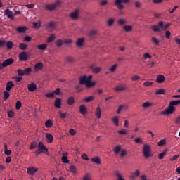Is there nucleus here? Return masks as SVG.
<instances>
[{
	"label": "nucleus",
	"mask_w": 180,
	"mask_h": 180,
	"mask_svg": "<svg viewBox=\"0 0 180 180\" xmlns=\"http://www.w3.org/2000/svg\"><path fill=\"white\" fill-rule=\"evenodd\" d=\"M142 153L144 158H150V157L153 156V153L151 152V146L148 144H143Z\"/></svg>",
	"instance_id": "obj_1"
},
{
	"label": "nucleus",
	"mask_w": 180,
	"mask_h": 180,
	"mask_svg": "<svg viewBox=\"0 0 180 180\" xmlns=\"http://www.w3.org/2000/svg\"><path fill=\"white\" fill-rule=\"evenodd\" d=\"M61 1H57L54 4H46L45 6L46 11H56L57 8H60Z\"/></svg>",
	"instance_id": "obj_2"
},
{
	"label": "nucleus",
	"mask_w": 180,
	"mask_h": 180,
	"mask_svg": "<svg viewBox=\"0 0 180 180\" xmlns=\"http://www.w3.org/2000/svg\"><path fill=\"white\" fill-rule=\"evenodd\" d=\"M122 2L123 4H129V2H130V0H115V4L116 5L117 8L120 9V11L124 9V6L122 4Z\"/></svg>",
	"instance_id": "obj_3"
},
{
	"label": "nucleus",
	"mask_w": 180,
	"mask_h": 180,
	"mask_svg": "<svg viewBox=\"0 0 180 180\" xmlns=\"http://www.w3.org/2000/svg\"><path fill=\"white\" fill-rule=\"evenodd\" d=\"M174 112H175V107L171 105L169 103L168 108L162 112L160 115H172Z\"/></svg>",
	"instance_id": "obj_4"
},
{
	"label": "nucleus",
	"mask_w": 180,
	"mask_h": 180,
	"mask_svg": "<svg viewBox=\"0 0 180 180\" xmlns=\"http://www.w3.org/2000/svg\"><path fill=\"white\" fill-rule=\"evenodd\" d=\"M19 60L20 61H27L29 59V56H27V52H21L20 53L19 56Z\"/></svg>",
	"instance_id": "obj_5"
},
{
	"label": "nucleus",
	"mask_w": 180,
	"mask_h": 180,
	"mask_svg": "<svg viewBox=\"0 0 180 180\" xmlns=\"http://www.w3.org/2000/svg\"><path fill=\"white\" fill-rule=\"evenodd\" d=\"M13 58H10L6 59L2 63V68H5V67H8V65H12L13 64Z\"/></svg>",
	"instance_id": "obj_6"
},
{
	"label": "nucleus",
	"mask_w": 180,
	"mask_h": 180,
	"mask_svg": "<svg viewBox=\"0 0 180 180\" xmlns=\"http://www.w3.org/2000/svg\"><path fill=\"white\" fill-rule=\"evenodd\" d=\"M4 15L7 16L8 19H11V20H13L15 19V17L13 16V13L9 10V8H6L4 11Z\"/></svg>",
	"instance_id": "obj_7"
},
{
	"label": "nucleus",
	"mask_w": 180,
	"mask_h": 180,
	"mask_svg": "<svg viewBox=\"0 0 180 180\" xmlns=\"http://www.w3.org/2000/svg\"><path fill=\"white\" fill-rule=\"evenodd\" d=\"M79 15V10L75 9L73 12H72L70 14V16L71 19H72L73 20H77V19H78Z\"/></svg>",
	"instance_id": "obj_8"
},
{
	"label": "nucleus",
	"mask_w": 180,
	"mask_h": 180,
	"mask_svg": "<svg viewBox=\"0 0 180 180\" xmlns=\"http://www.w3.org/2000/svg\"><path fill=\"white\" fill-rule=\"evenodd\" d=\"M37 171H39V168H34V167H28L27 169V173H28L30 175H34Z\"/></svg>",
	"instance_id": "obj_9"
},
{
	"label": "nucleus",
	"mask_w": 180,
	"mask_h": 180,
	"mask_svg": "<svg viewBox=\"0 0 180 180\" xmlns=\"http://www.w3.org/2000/svg\"><path fill=\"white\" fill-rule=\"evenodd\" d=\"M44 67L43 63L39 62L37 64H35L34 68V72H37V71H40V70H42Z\"/></svg>",
	"instance_id": "obj_10"
},
{
	"label": "nucleus",
	"mask_w": 180,
	"mask_h": 180,
	"mask_svg": "<svg viewBox=\"0 0 180 180\" xmlns=\"http://www.w3.org/2000/svg\"><path fill=\"white\" fill-rule=\"evenodd\" d=\"M84 43H85V38H78L77 41H76V46L77 47H83L84 46Z\"/></svg>",
	"instance_id": "obj_11"
},
{
	"label": "nucleus",
	"mask_w": 180,
	"mask_h": 180,
	"mask_svg": "<svg viewBox=\"0 0 180 180\" xmlns=\"http://www.w3.org/2000/svg\"><path fill=\"white\" fill-rule=\"evenodd\" d=\"M79 110L81 115H86L88 113V110L86 109V106H85V105H81L79 107Z\"/></svg>",
	"instance_id": "obj_12"
},
{
	"label": "nucleus",
	"mask_w": 180,
	"mask_h": 180,
	"mask_svg": "<svg viewBox=\"0 0 180 180\" xmlns=\"http://www.w3.org/2000/svg\"><path fill=\"white\" fill-rule=\"evenodd\" d=\"M98 30H91L89 31L88 36L91 37V39H94V37L98 34Z\"/></svg>",
	"instance_id": "obj_13"
},
{
	"label": "nucleus",
	"mask_w": 180,
	"mask_h": 180,
	"mask_svg": "<svg viewBox=\"0 0 180 180\" xmlns=\"http://www.w3.org/2000/svg\"><path fill=\"white\" fill-rule=\"evenodd\" d=\"M87 82H88V80L86 79V75H84L79 77V84L80 85H86Z\"/></svg>",
	"instance_id": "obj_14"
},
{
	"label": "nucleus",
	"mask_w": 180,
	"mask_h": 180,
	"mask_svg": "<svg viewBox=\"0 0 180 180\" xmlns=\"http://www.w3.org/2000/svg\"><path fill=\"white\" fill-rule=\"evenodd\" d=\"M165 81V76L162 75H158L156 78V82L158 84H162Z\"/></svg>",
	"instance_id": "obj_15"
},
{
	"label": "nucleus",
	"mask_w": 180,
	"mask_h": 180,
	"mask_svg": "<svg viewBox=\"0 0 180 180\" xmlns=\"http://www.w3.org/2000/svg\"><path fill=\"white\" fill-rule=\"evenodd\" d=\"M28 91L33 92L35 89H37V86L34 83H30L27 85Z\"/></svg>",
	"instance_id": "obj_16"
},
{
	"label": "nucleus",
	"mask_w": 180,
	"mask_h": 180,
	"mask_svg": "<svg viewBox=\"0 0 180 180\" xmlns=\"http://www.w3.org/2000/svg\"><path fill=\"white\" fill-rule=\"evenodd\" d=\"M95 115L98 119H101V117H102V110H101V107H99V105L96 109Z\"/></svg>",
	"instance_id": "obj_17"
},
{
	"label": "nucleus",
	"mask_w": 180,
	"mask_h": 180,
	"mask_svg": "<svg viewBox=\"0 0 180 180\" xmlns=\"http://www.w3.org/2000/svg\"><path fill=\"white\" fill-rule=\"evenodd\" d=\"M46 142L51 143H53V140H54V137H53V135L51 134H46Z\"/></svg>",
	"instance_id": "obj_18"
},
{
	"label": "nucleus",
	"mask_w": 180,
	"mask_h": 180,
	"mask_svg": "<svg viewBox=\"0 0 180 180\" xmlns=\"http://www.w3.org/2000/svg\"><path fill=\"white\" fill-rule=\"evenodd\" d=\"M54 106L55 108H57L58 109H60L61 108V98H56L54 102Z\"/></svg>",
	"instance_id": "obj_19"
},
{
	"label": "nucleus",
	"mask_w": 180,
	"mask_h": 180,
	"mask_svg": "<svg viewBox=\"0 0 180 180\" xmlns=\"http://www.w3.org/2000/svg\"><path fill=\"white\" fill-rule=\"evenodd\" d=\"M15 86V84H13V82L12 81H8L6 84V89L7 91H11V89H12V88Z\"/></svg>",
	"instance_id": "obj_20"
},
{
	"label": "nucleus",
	"mask_w": 180,
	"mask_h": 180,
	"mask_svg": "<svg viewBox=\"0 0 180 180\" xmlns=\"http://www.w3.org/2000/svg\"><path fill=\"white\" fill-rule=\"evenodd\" d=\"M38 148L39 150H44V151H46V153L49 152V149L46 147V146H44L43 142H39V143Z\"/></svg>",
	"instance_id": "obj_21"
},
{
	"label": "nucleus",
	"mask_w": 180,
	"mask_h": 180,
	"mask_svg": "<svg viewBox=\"0 0 180 180\" xmlns=\"http://www.w3.org/2000/svg\"><path fill=\"white\" fill-rule=\"evenodd\" d=\"M138 176H140V170L136 169L134 172L132 173L131 178L132 179H136V178H138Z\"/></svg>",
	"instance_id": "obj_22"
},
{
	"label": "nucleus",
	"mask_w": 180,
	"mask_h": 180,
	"mask_svg": "<svg viewBox=\"0 0 180 180\" xmlns=\"http://www.w3.org/2000/svg\"><path fill=\"white\" fill-rule=\"evenodd\" d=\"M94 99H95V96H90L89 97L84 98L83 101L84 102H85V103H89V102H92V101H94Z\"/></svg>",
	"instance_id": "obj_23"
},
{
	"label": "nucleus",
	"mask_w": 180,
	"mask_h": 180,
	"mask_svg": "<svg viewBox=\"0 0 180 180\" xmlns=\"http://www.w3.org/2000/svg\"><path fill=\"white\" fill-rule=\"evenodd\" d=\"M67 103L71 106L72 105H74V103H75V99L74 98V97L70 96L68 98L67 100Z\"/></svg>",
	"instance_id": "obj_24"
},
{
	"label": "nucleus",
	"mask_w": 180,
	"mask_h": 180,
	"mask_svg": "<svg viewBox=\"0 0 180 180\" xmlns=\"http://www.w3.org/2000/svg\"><path fill=\"white\" fill-rule=\"evenodd\" d=\"M122 28L123 30H124V32L127 33H129V32H131V30H133V27L131 25H124Z\"/></svg>",
	"instance_id": "obj_25"
},
{
	"label": "nucleus",
	"mask_w": 180,
	"mask_h": 180,
	"mask_svg": "<svg viewBox=\"0 0 180 180\" xmlns=\"http://www.w3.org/2000/svg\"><path fill=\"white\" fill-rule=\"evenodd\" d=\"M45 127L46 129H50L51 127H53V121L51 120H48L45 122Z\"/></svg>",
	"instance_id": "obj_26"
},
{
	"label": "nucleus",
	"mask_w": 180,
	"mask_h": 180,
	"mask_svg": "<svg viewBox=\"0 0 180 180\" xmlns=\"http://www.w3.org/2000/svg\"><path fill=\"white\" fill-rule=\"evenodd\" d=\"M16 30L18 33H25L27 28L26 27H18Z\"/></svg>",
	"instance_id": "obj_27"
},
{
	"label": "nucleus",
	"mask_w": 180,
	"mask_h": 180,
	"mask_svg": "<svg viewBox=\"0 0 180 180\" xmlns=\"http://www.w3.org/2000/svg\"><path fill=\"white\" fill-rule=\"evenodd\" d=\"M126 87H124L123 86H117L114 88V91L115 92H120V91H125Z\"/></svg>",
	"instance_id": "obj_28"
},
{
	"label": "nucleus",
	"mask_w": 180,
	"mask_h": 180,
	"mask_svg": "<svg viewBox=\"0 0 180 180\" xmlns=\"http://www.w3.org/2000/svg\"><path fill=\"white\" fill-rule=\"evenodd\" d=\"M151 106H153V103H150V101H146L142 104V108H143L144 109L147 108H151Z\"/></svg>",
	"instance_id": "obj_29"
},
{
	"label": "nucleus",
	"mask_w": 180,
	"mask_h": 180,
	"mask_svg": "<svg viewBox=\"0 0 180 180\" xmlns=\"http://www.w3.org/2000/svg\"><path fill=\"white\" fill-rule=\"evenodd\" d=\"M112 123H114L115 126L119 127V117L117 116H115L112 119Z\"/></svg>",
	"instance_id": "obj_30"
},
{
	"label": "nucleus",
	"mask_w": 180,
	"mask_h": 180,
	"mask_svg": "<svg viewBox=\"0 0 180 180\" xmlns=\"http://www.w3.org/2000/svg\"><path fill=\"white\" fill-rule=\"evenodd\" d=\"M6 46L8 50H12V49L13 48V42L8 41L6 42Z\"/></svg>",
	"instance_id": "obj_31"
},
{
	"label": "nucleus",
	"mask_w": 180,
	"mask_h": 180,
	"mask_svg": "<svg viewBox=\"0 0 180 180\" xmlns=\"http://www.w3.org/2000/svg\"><path fill=\"white\" fill-rule=\"evenodd\" d=\"M91 161L92 162H95V164H101V158L98 156L92 158Z\"/></svg>",
	"instance_id": "obj_32"
},
{
	"label": "nucleus",
	"mask_w": 180,
	"mask_h": 180,
	"mask_svg": "<svg viewBox=\"0 0 180 180\" xmlns=\"http://www.w3.org/2000/svg\"><path fill=\"white\" fill-rule=\"evenodd\" d=\"M19 49H20V50H22V51L27 50V44H26L25 43H20L19 44Z\"/></svg>",
	"instance_id": "obj_33"
},
{
	"label": "nucleus",
	"mask_w": 180,
	"mask_h": 180,
	"mask_svg": "<svg viewBox=\"0 0 180 180\" xmlns=\"http://www.w3.org/2000/svg\"><path fill=\"white\" fill-rule=\"evenodd\" d=\"M122 150V146H117L113 148V151L115 154H119L120 153V150Z\"/></svg>",
	"instance_id": "obj_34"
},
{
	"label": "nucleus",
	"mask_w": 180,
	"mask_h": 180,
	"mask_svg": "<svg viewBox=\"0 0 180 180\" xmlns=\"http://www.w3.org/2000/svg\"><path fill=\"white\" fill-rule=\"evenodd\" d=\"M56 40V35L54 34H52L48 39H47V43H51V41H54Z\"/></svg>",
	"instance_id": "obj_35"
},
{
	"label": "nucleus",
	"mask_w": 180,
	"mask_h": 180,
	"mask_svg": "<svg viewBox=\"0 0 180 180\" xmlns=\"http://www.w3.org/2000/svg\"><path fill=\"white\" fill-rule=\"evenodd\" d=\"M117 22L120 26H123V25L126 24V20L123 18L118 19Z\"/></svg>",
	"instance_id": "obj_36"
},
{
	"label": "nucleus",
	"mask_w": 180,
	"mask_h": 180,
	"mask_svg": "<svg viewBox=\"0 0 180 180\" xmlns=\"http://www.w3.org/2000/svg\"><path fill=\"white\" fill-rule=\"evenodd\" d=\"M66 63H74L75 61V60L74 59V58H72V56H68L65 58Z\"/></svg>",
	"instance_id": "obj_37"
},
{
	"label": "nucleus",
	"mask_w": 180,
	"mask_h": 180,
	"mask_svg": "<svg viewBox=\"0 0 180 180\" xmlns=\"http://www.w3.org/2000/svg\"><path fill=\"white\" fill-rule=\"evenodd\" d=\"M107 23H108V26H109L110 27L113 26V23H115V19L112 18L108 19L107 21Z\"/></svg>",
	"instance_id": "obj_38"
},
{
	"label": "nucleus",
	"mask_w": 180,
	"mask_h": 180,
	"mask_svg": "<svg viewBox=\"0 0 180 180\" xmlns=\"http://www.w3.org/2000/svg\"><path fill=\"white\" fill-rule=\"evenodd\" d=\"M96 82H87L86 84V88H92V86H95Z\"/></svg>",
	"instance_id": "obj_39"
},
{
	"label": "nucleus",
	"mask_w": 180,
	"mask_h": 180,
	"mask_svg": "<svg viewBox=\"0 0 180 180\" xmlns=\"http://www.w3.org/2000/svg\"><path fill=\"white\" fill-rule=\"evenodd\" d=\"M33 26L35 29H39L41 27V22L40 21L33 22Z\"/></svg>",
	"instance_id": "obj_40"
},
{
	"label": "nucleus",
	"mask_w": 180,
	"mask_h": 180,
	"mask_svg": "<svg viewBox=\"0 0 180 180\" xmlns=\"http://www.w3.org/2000/svg\"><path fill=\"white\" fill-rule=\"evenodd\" d=\"M61 161L63 164H69L70 160H68V158L67 156H62Z\"/></svg>",
	"instance_id": "obj_41"
},
{
	"label": "nucleus",
	"mask_w": 180,
	"mask_h": 180,
	"mask_svg": "<svg viewBox=\"0 0 180 180\" xmlns=\"http://www.w3.org/2000/svg\"><path fill=\"white\" fill-rule=\"evenodd\" d=\"M37 49H39V50H46L47 45L46 44L37 45Z\"/></svg>",
	"instance_id": "obj_42"
},
{
	"label": "nucleus",
	"mask_w": 180,
	"mask_h": 180,
	"mask_svg": "<svg viewBox=\"0 0 180 180\" xmlns=\"http://www.w3.org/2000/svg\"><path fill=\"white\" fill-rule=\"evenodd\" d=\"M171 106H176V105H180V100H176L169 102Z\"/></svg>",
	"instance_id": "obj_43"
},
{
	"label": "nucleus",
	"mask_w": 180,
	"mask_h": 180,
	"mask_svg": "<svg viewBox=\"0 0 180 180\" xmlns=\"http://www.w3.org/2000/svg\"><path fill=\"white\" fill-rule=\"evenodd\" d=\"M165 94V90L164 89H159L155 92V95H164Z\"/></svg>",
	"instance_id": "obj_44"
},
{
	"label": "nucleus",
	"mask_w": 180,
	"mask_h": 180,
	"mask_svg": "<svg viewBox=\"0 0 180 180\" xmlns=\"http://www.w3.org/2000/svg\"><path fill=\"white\" fill-rule=\"evenodd\" d=\"M134 141L136 144H143V143H144V141H143V139L141 137L136 138L134 139Z\"/></svg>",
	"instance_id": "obj_45"
},
{
	"label": "nucleus",
	"mask_w": 180,
	"mask_h": 180,
	"mask_svg": "<svg viewBox=\"0 0 180 180\" xmlns=\"http://www.w3.org/2000/svg\"><path fill=\"white\" fill-rule=\"evenodd\" d=\"M165 155H167V150H164L162 153L159 154L158 155L159 160H162V158H164Z\"/></svg>",
	"instance_id": "obj_46"
},
{
	"label": "nucleus",
	"mask_w": 180,
	"mask_h": 180,
	"mask_svg": "<svg viewBox=\"0 0 180 180\" xmlns=\"http://www.w3.org/2000/svg\"><path fill=\"white\" fill-rule=\"evenodd\" d=\"M32 72V68H27L24 70L25 75H29Z\"/></svg>",
	"instance_id": "obj_47"
},
{
	"label": "nucleus",
	"mask_w": 180,
	"mask_h": 180,
	"mask_svg": "<svg viewBox=\"0 0 180 180\" xmlns=\"http://www.w3.org/2000/svg\"><path fill=\"white\" fill-rule=\"evenodd\" d=\"M91 70L94 74H98L101 70V67L91 68Z\"/></svg>",
	"instance_id": "obj_48"
},
{
	"label": "nucleus",
	"mask_w": 180,
	"mask_h": 180,
	"mask_svg": "<svg viewBox=\"0 0 180 180\" xmlns=\"http://www.w3.org/2000/svg\"><path fill=\"white\" fill-rule=\"evenodd\" d=\"M20 108H22V102H20V101H18L15 103V109L19 110Z\"/></svg>",
	"instance_id": "obj_49"
},
{
	"label": "nucleus",
	"mask_w": 180,
	"mask_h": 180,
	"mask_svg": "<svg viewBox=\"0 0 180 180\" xmlns=\"http://www.w3.org/2000/svg\"><path fill=\"white\" fill-rule=\"evenodd\" d=\"M17 72L18 75H20V77H23V75H25V70L22 69H18Z\"/></svg>",
	"instance_id": "obj_50"
},
{
	"label": "nucleus",
	"mask_w": 180,
	"mask_h": 180,
	"mask_svg": "<svg viewBox=\"0 0 180 180\" xmlns=\"http://www.w3.org/2000/svg\"><path fill=\"white\" fill-rule=\"evenodd\" d=\"M151 27L153 32H161V30L160 29L158 25H153Z\"/></svg>",
	"instance_id": "obj_51"
},
{
	"label": "nucleus",
	"mask_w": 180,
	"mask_h": 180,
	"mask_svg": "<svg viewBox=\"0 0 180 180\" xmlns=\"http://www.w3.org/2000/svg\"><path fill=\"white\" fill-rule=\"evenodd\" d=\"M70 171L72 172V174H77V168L75 167L74 165H71L70 167Z\"/></svg>",
	"instance_id": "obj_52"
},
{
	"label": "nucleus",
	"mask_w": 180,
	"mask_h": 180,
	"mask_svg": "<svg viewBox=\"0 0 180 180\" xmlns=\"http://www.w3.org/2000/svg\"><path fill=\"white\" fill-rule=\"evenodd\" d=\"M63 44H64V41H63L61 39H58L56 41L57 47H61V46H63Z\"/></svg>",
	"instance_id": "obj_53"
},
{
	"label": "nucleus",
	"mask_w": 180,
	"mask_h": 180,
	"mask_svg": "<svg viewBox=\"0 0 180 180\" xmlns=\"http://www.w3.org/2000/svg\"><path fill=\"white\" fill-rule=\"evenodd\" d=\"M9 96H10L9 92H8L6 91H4V101H6L7 99H9Z\"/></svg>",
	"instance_id": "obj_54"
},
{
	"label": "nucleus",
	"mask_w": 180,
	"mask_h": 180,
	"mask_svg": "<svg viewBox=\"0 0 180 180\" xmlns=\"http://www.w3.org/2000/svg\"><path fill=\"white\" fill-rule=\"evenodd\" d=\"M116 68H117V64H115V65H112L110 68V72H115V71H116Z\"/></svg>",
	"instance_id": "obj_55"
},
{
	"label": "nucleus",
	"mask_w": 180,
	"mask_h": 180,
	"mask_svg": "<svg viewBox=\"0 0 180 180\" xmlns=\"http://www.w3.org/2000/svg\"><path fill=\"white\" fill-rule=\"evenodd\" d=\"M152 41L154 43V44H156V46H158L160 44V41L156 37H152Z\"/></svg>",
	"instance_id": "obj_56"
},
{
	"label": "nucleus",
	"mask_w": 180,
	"mask_h": 180,
	"mask_svg": "<svg viewBox=\"0 0 180 180\" xmlns=\"http://www.w3.org/2000/svg\"><path fill=\"white\" fill-rule=\"evenodd\" d=\"M58 114L60 115V119H65V117H67V112L63 113V112L59 111Z\"/></svg>",
	"instance_id": "obj_57"
},
{
	"label": "nucleus",
	"mask_w": 180,
	"mask_h": 180,
	"mask_svg": "<svg viewBox=\"0 0 180 180\" xmlns=\"http://www.w3.org/2000/svg\"><path fill=\"white\" fill-rule=\"evenodd\" d=\"M135 8H137L138 9H140L141 8V2L136 1L134 2Z\"/></svg>",
	"instance_id": "obj_58"
},
{
	"label": "nucleus",
	"mask_w": 180,
	"mask_h": 180,
	"mask_svg": "<svg viewBox=\"0 0 180 180\" xmlns=\"http://www.w3.org/2000/svg\"><path fill=\"white\" fill-rule=\"evenodd\" d=\"M127 133V130L124 129L118 131V134H120V136H124V134H126Z\"/></svg>",
	"instance_id": "obj_59"
},
{
	"label": "nucleus",
	"mask_w": 180,
	"mask_h": 180,
	"mask_svg": "<svg viewBox=\"0 0 180 180\" xmlns=\"http://www.w3.org/2000/svg\"><path fill=\"white\" fill-rule=\"evenodd\" d=\"M164 145H165V139H162L158 143L159 147H162Z\"/></svg>",
	"instance_id": "obj_60"
},
{
	"label": "nucleus",
	"mask_w": 180,
	"mask_h": 180,
	"mask_svg": "<svg viewBox=\"0 0 180 180\" xmlns=\"http://www.w3.org/2000/svg\"><path fill=\"white\" fill-rule=\"evenodd\" d=\"M140 76L136 75L134 76H133L131 78V81H139V79H140Z\"/></svg>",
	"instance_id": "obj_61"
},
{
	"label": "nucleus",
	"mask_w": 180,
	"mask_h": 180,
	"mask_svg": "<svg viewBox=\"0 0 180 180\" xmlns=\"http://www.w3.org/2000/svg\"><path fill=\"white\" fill-rule=\"evenodd\" d=\"M115 175L116 176H117V180H124V179H123V177H122V175L120 174V173L119 172H115Z\"/></svg>",
	"instance_id": "obj_62"
},
{
	"label": "nucleus",
	"mask_w": 180,
	"mask_h": 180,
	"mask_svg": "<svg viewBox=\"0 0 180 180\" xmlns=\"http://www.w3.org/2000/svg\"><path fill=\"white\" fill-rule=\"evenodd\" d=\"M8 117H13L15 116V112L9 110L7 112Z\"/></svg>",
	"instance_id": "obj_63"
},
{
	"label": "nucleus",
	"mask_w": 180,
	"mask_h": 180,
	"mask_svg": "<svg viewBox=\"0 0 180 180\" xmlns=\"http://www.w3.org/2000/svg\"><path fill=\"white\" fill-rule=\"evenodd\" d=\"M45 96H46V98H54V93L53 92L48 93L45 94Z\"/></svg>",
	"instance_id": "obj_64"
}]
</instances>
